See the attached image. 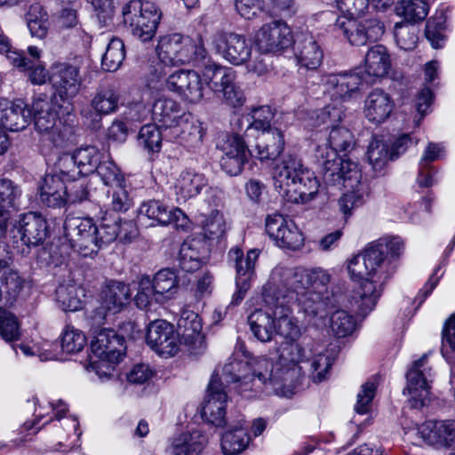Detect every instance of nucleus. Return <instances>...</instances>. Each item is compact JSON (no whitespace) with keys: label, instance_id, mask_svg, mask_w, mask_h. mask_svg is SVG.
<instances>
[{"label":"nucleus","instance_id":"1","mask_svg":"<svg viewBox=\"0 0 455 455\" xmlns=\"http://www.w3.org/2000/svg\"><path fill=\"white\" fill-rule=\"evenodd\" d=\"M347 271L352 279L362 282L355 294L348 300L354 303L358 314L365 315L376 306L384 283L389 276L381 263L380 251L370 243L362 253L348 261Z\"/></svg>","mask_w":455,"mask_h":455},{"label":"nucleus","instance_id":"2","mask_svg":"<svg viewBox=\"0 0 455 455\" xmlns=\"http://www.w3.org/2000/svg\"><path fill=\"white\" fill-rule=\"evenodd\" d=\"M275 188L286 201L304 204L313 199L319 188L314 172L293 155L285 156L274 168Z\"/></svg>","mask_w":455,"mask_h":455},{"label":"nucleus","instance_id":"3","mask_svg":"<svg viewBox=\"0 0 455 455\" xmlns=\"http://www.w3.org/2000/svg\"><path fill=\"white\" fill-rule=\"evenodd\" d=\"M58 105L45 94L38 95L33 101V116L36 130L42 140L49 141L53 147L64 148L75 142L74 126L61 122L57 123Z\"/></svg>","mask_w":455,"mask_h":455},{"label":"nucleus","instance_id":"4","mask_svg":"<svg viewBox=\"0 0 455 455\" xmlns=\"http://www.w3.org/2000/svg\"><path fill=\"white\" fill-rule=\"evenodd\" d=\"M352 132L343 126H333L330 132L328 144L317 148L316 160L323 182L333 184L339 181L337 172L345 169V164L354 163L349 159H343L338 152H348L354 147Z\"/></svg>","mask_w":455,"mask_h":455},{"label":"nucleus","instance_id":"5","mask_svg":"<svg viewBox=\"0 0 455 455\" xmlns=\"http://www.w3.org/2000/svg\"><path fill=\"white\" fill-rule=\"evenodd\" d=\"M309 269L276 267L271 275V281L264 288V301L271 307H283L286 299L296 293L297 298L310 290Z\"/></svg>","mask_w":455,"mask_h":455},{"label":"nucleus","instance_id":"6","mask_svg":"<svg viewBox=\"0 0 455 455\" xmlns=\"http://www.w3.org/2000/svg\"><path fill=\"white\" fill-rule=\"evenodd\" d=\"M156 51L161 62L167 66H179L191 61L204 60L207 55L201 37L195 41L180 34L163 36Z\"/></svg>","mask_w":455,"mask_h":455},{"label":"nucleus","instance_id":"7","mask_svg":"<svg viewBox=\"0 0 455 455\" xmlns=\"http://www.w3.org/2000/svg\"><path fill=\"white\" fill-rule=\"evenodd\" d=\"M297 299L299 311L308 323L316 327L325 324V318L330 310L342 306L347 309L355 310V305L346 295L322 290H307Z\"/></svg>","mask_w":455,"mask_h":455},{"label":"nucleus","instance_id":"8","mask_svg":"<svg viewBox=\"0 0 455 455\" xmlns=\"http://www.w3.org/2000/svg\"><path fill=\"white\" fill-rule=\"evenodd\" d=\"M122 12L134 36L142 42L153 38L161 19V12L154 3L131 0L123 7Z\"/></svg>","mask_w":455,"mask_h":455},{"label":"nucleus","instance_id":"9","mask_svg":"<svg viewBox=\"0 0 455 455\" xmlns=\"http://www.w3.org/2000/svg\"><path fill=\"white\" fill-rule=\"evenodd\" d=\"M339 180L333 184L324 182L327 187L344 188L346 192L339 200L340 211L345 216H349L351 211L360 206L363 202V197L367 194V185L362 181V173L356 163H347L345 169L337 172Z\"/></svg>","mask_w":455,"mask_h":455},{"label":"nucleus","instance_id":"10","mask_svg":"<svg viewBox=\"0 0 455 455\" xmlns=\"http://www.w3.org/2000/svg\"><path fill=\"white\" fill-rule=\"evenodd\" d=\"M63 228L66 238L81 255L87 257L98 252L97 226L92 219L68 216Z\"/></svg>","mask_w":455,"mask_h":455},{"label":"nucleus","instance_id":"11","mask_svg":"<svg viewBox=\"0 0 455 455\" xmlns=\"http://www.w3.org/2000/svg\"><path fill=\"white\" fill-rule=\"evenodd\" d=\"M46 220L37 212L23 214L10 231V241L13 248L20 246L36 247L44 243L47 237Z\"/></svg>","mask_w":455,"mask_h":455},{"label":"nucleus","instance_id":"12","mask_svg":"<svg viewBox=\"0 0 455 455\" xmlns=\"http://www.w3.org/2000/svg\"><path fill=\"white\" fill-rule=\"evenodd\" d=\"M132 291L128 284L116 280L106 281L101 290V304L95 308L91 316L93 323L101 326L104 324L107 313L120 312L131 299Z\"/></svg>","mask_w":455,"mask_h":455},{"label":"nucleus","instance_id":"13","mask_svg":"<svg viewBox=\"0 0 455 455\" xmlns=\"http://www.w3.org/2000/svg\"><path fill=\"white\" fill-rule=\"evenodd\" d=\"M266 232L277 246L297 251L304 244V236L293 220L279 214H269L266 218Z\"/></svg>","mask_w":455,"mask_h":455},{"label":"nucleus","instance_id":"14","mask_svg":"<svg viewBox=\"0 0 455 455\" xmlns=\"http://www.w3.org/2000/svg\"><path fill=\"white\" fill-rule=\"evenodd\" d=\"M431 367L427 363V355H423L416 360L406 374L407 391L414 406H423L430 394V383L432 382Z\"/></svg>","mask_w":455,"mask_h":455},{"label":"nucleus","instance_id":"15","mask_svg":"<svg viewBox=\"0 0 455 455\" xmlns=\"http://www.w3.org/2000/svg\"><path fill=\"white\" fill-rule=\"evenodd\" d=\"M165 85L169 91L191 103L200 102L204 96L202 76L195 70L180 69L173 72L166 78Z\"/></svg>","mask_w":455,"mask_h":455},{"label":"nucleus","instance_id":"16","mask_svg":"<svg viewBox=\"0 0 455 455\" xmlns=\"http://www.w3.org/2000/svg\"><path fill=\"white\" fill-rule=\"evenodd\" d=\"M212 43L222 58L232 65H243L251 55V44L243 35L219 32Z\"/></svg>","mask_w":455,"mask_h":455},{"label":"nucleus","instance_id":"17","mask_svg":"<svg viewBox=\"0 0 455 455\" xmlns=\"http://www.w3.org/2000/svg\"><path fill=\"white\" fill-rule=\"evenodd\" d=\"M255 44L264 53L277 52L292 43L291 28L280 20L264 24L255 35Z\"/></svg>","mask_w":455,"mask_h":455},{"label":"nucleus","instance_id":"18","mask_svg":"<svg viewBox=\"0 0 455 455\" xmlns=\"http://www.w3.org/2000/svg\"><path fill=\"white\" fill-rule=\"evenodd\" d=\"M146 340L153 350L166 357L173 356L180 344L174 326L165 320H156L149 323Z\"/></svg>","mask_w":455,"mask_h":455},{"label":"nucleus","instance_id":"19","mask_svg":"<svg viewBox=\"0 0 455 455\" xmlns=\"http://www.w3.org/2000/svg\"><path fill=\"white\" fill-rule=\"evenodd\" d=\"M137 219L141 225L152 227L166 226L174 223L176 226L186 220V216L179 208H169L158 200L143 202L137 211Z\"/></svg>","mask_w":455,"mask_h":455},{"label":"nucleus","instance_id":"20","mask_svg":"<svg viewBox=\"0 0 455 455\" xmlns=\"http://www.w3.org/2000/svg\"><path fill=\"white\" fill-rule=\"evenodd\" d=\"M92 324L93 321L92 320ZM95 324L93 339L91 342V349L93 357L108 359L112 363H118L124 355L126 347L123 336L117 334L112 329H101L99 331Z\"/></svg>","mask_w":455,"mask_h":455},{"label":"nucleus","instance_id":"21","mask_svg":"<svg viewBox=\"0 0 455 455\" xmlns=\"http://www.w3.org/2000/svg\"><path fill=\"white\" fill-rule=\"evenodd\" d=\"M248 373L254 378L257 386L253 388L254 396L261 391L262 386L271 385L275 392H278L283 386H286L283 373L280 371L277 363L267 357L247 356Z\"/></svg>","mask_w":455,"mask_h":455},{"label":"nucleus","instance_id":"22","mask_svg":"<svg viewBox=\"0 0 455 455\" xmlns=\"http://www.w3.org/2000/svg\"><path fill=\"white\" fill-rule=\"evenodd\" d=\"M207 391V400L202 410L203 416L209 423L222 427L226 425L225 407L228 395L217 375L212 376Z\"/></svg>","mask_w":455,"mask_h":455},{"label":"nucleus","instance_id":"23","mask_svg":"<svg viewBox=\"0 0 455 455\" xmlns=\"http://www.w3.org/2000/svg\"><path fill=\"white\" fill-rule=\"evenodd\" d=\"M51 82L60 98L67 100L79 93L83 80L78 67L59 63L52 68Z\"/></svg>","mask_w":455,"mask_h":455},{"label":"nucleus","instance_id":"24","mask_svg":"<svg viewBox=\"0 0 455 455\" xmlns=\"http://www.w3.org/2000/svg\"><path fill=\"white\" fill-rule=\"evenodd\" d=\"M247 356L245 360L235 357L228 359L222 367V377L227 383L233 384L234 389L241 395L251 398L254 396L253 388H256L254 378L248 373Z\"/></svg>","mask_w":455,"mask_h":455},{"label":"nucleus","instance_id":"25","mask_svg":"<svg viewBox=\"0 0 455 455\" xmlns=\"http://www.w3.org/2000/svg\"><path fill=\"white\" fill-rule=\"evenodd\" d=\"M304 348L296 341H286L281 345L279 358L276 362L287 386H290L299 375V363L306 361Z\"/></svg>","mask_w":455,"mask_h":455},{"label":"nucleus","instance_id":"26","mask_svg":"<svg viewBox=\"0 0 455 455\" xmlns=\"http://www.w3.org/2000/svg\"><path fill=\"white\" fill-rule=\"evenodd\" d=\"M223 156L220 159L222 170L230 176L239 175L248 160L249 151L239 135H234L223 145Z\"/></svg>","mask_w":455,"mask_h":455},{"label":"nucleus","instance_id":"27","mask_svg":"<svg viewBox=\"0 0 455 455\" xmlns=\"http://www.w3.org/2000/svg\"><path fill=\"white\" fill-rule=\"evenodd\" d=\"M418 434L429 445L455 446V420H429L422 424Z\"/></svg>","mask_w":455,"mask_h":455},{"label":"nucleus","instance_id":"28","mask_svg":"<svg viewBox=\"0 0 455 455\" xmlns=\"http://www.w3.org/2000/svg\"><path fill=\"white\" fill-rule=\"evenodd\" d=\"M120 93L114 85L100 87L91 100L92 109H84L81 115L92 122L100 121L103 115L115 113L118 109Z\"/></svg>","mask_w":455,"mask_h":455},{"label":"nucleus","instance_id":"29","mask_svg":"<svg viewBox=\"0 0 455 455\" xmlns=\"http://www.w3.org/2000/svg\"><path fill=\"white\" fill-rule=\"evenodd\" d=\"M31 120V110L22 100H0V124L11 132L25 129Z\"/></svg>","mask_w":455,"mask_h":455},{"label":"nucleus","instance_id":"30","mask_svg":"<svg viewBox=\"0 0 455 455\" xmlns=\"http://www.w3.org/2000/svg\"><path fill=\"white\" fill-rule=\"evenodd\" d=\"M207 252L208 243L204 237H188L180 248L179 266L186 272H195L201 267Z\"/></svg>","mask_w":455,"mask_h":455},{"label":"nucleus","instance_id":"31","mask_svg":"<svg viewBox=\"0 0 455 455\" xmlns=\"http://www.w3.org/2000/svg\"><path fill=\"white\" fill-rule=\"evenodd\" d=\"M391 68V58L387 49L381 44L371 47L364 58L365 84H372L377 78L385 77Z\"/></svg>","mask_w":455,"mask_h":455},{"label":"nucleus","instance_id":"32","mask_svg":"<svg viewBox=\"0 0 455 455\" xmlns=\"http://www.w3.org/2000/svg\"><path fill=\"white\" fill-rule=\"evenodd\" d=\"M68 186L58 174H46L39 185V198L52 208L64 207L68 202Z\"/></svg>","mask_w":455,"mask_h":455},{"label":"nucleus","instance_id":"33","mask_svg":"<svg viewBox=\"0 0 455 455\" xmlns=\"http://www.w3.org/2000/svg\"><path fill=\"white\" fill-rule=\"evenodd\" d=\"M395 108V102L389 93L376 88L372 90L364 101V115L368 121L381 124L386 121Z\"/></svg>","mask_w":455,"mask_h":455},{"label":"nucleus","instance_id":"34","mask_svg":"<svg viewBox=\"0 0 455 455\" xmlns=\"http://www.w3.org/2000/svg\"><path fill=\"white\" fill-rule=\"evenodd\" d=\"M151 111L155 124L166 129H177L187 115L177 101L165 97L156 99Z\"/></svg>","mask_w":455,"mask_h":455},{"label":"nucleus","instance_id":"35","mask_svg":"<svg viewBox=\"0 0 455 455\" xmlns=\"http://www.w3.org/2000/svg\"><path fill=\"white\" fill-rule=\"evenodd\" d=\"M259 251L251 249L247 251L246 256L238 247H233L228 251V259L234 264L235 268V281L242 283H251L255 277V265L259 258Z\"/></svg>","mask_w":455,"mask_h":455},{"label":"nucleus","instance_id":"36","mask_svg":"<svg viewBox=\"0 0 455 455\" xmlns=\"http://www.w3.org/2000/svg\"><path fill=\"white\" fill-rule=\"evenodd\" d=\"M21 191L12 180H0V231H7L8 222L17 210V200Z\"/></svg>","mask_w":455,"mask_h":455},{"label":"nucleus","instance_id":"37","mask_svg":"<svg viewBox=\"0 0 455 455\" xmlns=\"http://www.w3.org/2000/svg\"><path fill=\"white\" fill-rule=\"evenodd\" d=\"M272 315L263 309H256L248 316V323L253 336L261 342H269L275 331V317L279 307H274Z\"/></svg>","mask_w":455,"mask_h":455},{"label":"nucleus","instance_id":"38","mask_svg":"<svg viewBox=\"0 0 455 455\" xmlns=\"http://www.w3.org/2000/svg\"><path fill=\"white\" fill-rule=\"evenodd\" d=\"M284 148V138L279 129L261 132L255 146L256 156L260 160L275 159Z\"/></svg>","mask_w":455,"mask_h":455},{"label":"nucleus","instance_id":"39","mask_svg":"<svg viewBox=\"0 0 455 455\" xmlns=\"http://www.w3.org/2000/svg\"><path fill=\"white\" fill-rule=\"evenodd\" d=\"M202 76L208 88L213 92H220L230 81L236 80V72L233 68L215 62L205 64Z\"/></svg>","mask_w":455,"mask_h":455},{"label":"nucleus","instance_id":"40","mask_svg":"<svg viewBox=\"0 0 455 455\" xmlns=\"http://www.w3.org/2000/svg\"><path fill=\"white\" fill-rule=\"evenodd\" d=\"M205 184L206 181L203 174L192 171L182 172L174 186L177 200L186 202L197 196Z\"/></svg>","mask_w":455,"mask_h":455},{"label":"nucleus","instance_id":"41","mask_svg":"<svg viewBox=\"0 0 455 455\" xmlns=\"http://www.w3.org/2000/svg\"><path fill=\"white\" fill-rule=\"evenodd\" d=\"M178 325L180 329H184L182 336L186 342L191 341L193 343L192 353L196 354L205 348L204 337L201 334L202 324L198 315L191 311L184 313L179 319Z\"/></svg>","mask_w":455,"mask_h":455},{"label":"nucleus","instance_id":"42","mask_svg":"<svg viewBox=\"0 0 455 455\" xmlns=\"http://www.w3.org/2000/svg\"><path fill=\"white\" fill-rule=\"evenodd\" d=\"M297 58L302 67L315 70L322 63L323 52L312 36L297 42Z\"/></svg>","mask_w":455,"mask_h":455},{"label":"nucleus","instance_id":"43","mask_svg":"<svg viewBox=\"0 0 455 455\" xmlns=\"http://www.w3.org/2000/svg\"><path fill=\"white\" fill-rule=\"evenodd\" d=\"M328 83L333 86V95L346 99L359 89V86L364 83V77L362 72L351 71L331 75L329 76Z\"/></svg>","mask_w":455,"mask_h":455},{"label":"nucleus","instance_id":"44","mask_svg":"<svg viewBox=\"0 0 455 455\" xmlns=\"http://www.w3.org/2000/svg\"><path fill=\"white\" fill-rule=\"evenodd\" d=\"M84 291L76 283L60 284L56 289V300L64 311H78L83 308Z\"/></svg>","mask_w":455,"mask_h":455},{"label":"nucleus","instance_id":"45","mask_svg":"<svg viewBox=\"0 0 455 455\" xmlns=\"http://www.w3.org/2000/svg\"><path fill=\"white\" fill-rule=\"evenodd\" d=\"M206 439L199 431L181 434L172 443L173 455H198L204 449Z\"/></svg>","mask_w":455,"mask_h":455},{"label":"nucleus","instance_id":"46","mask_svg":"<svg viewBox=\"0 0 455 455\" xmlns=\"http://www.w3.org/2000/svg\"><path fill=\"white\" fill-rule=\"evenodd\" d=\"M357 18H348L341 16L337 18L333 27L337 31H340L353 45L361 46L366 44V36L363 21Z\"/></svg>","mask_w":455,"mask_h":455},{"label":"nucleus","instance_id":"47","mask_svg":"<svg viewBox=\"0 0 455 455\" xmlns=\"http://www.w3.org/2000/svg\"><path fill=\"white\" fill-rule=\"evenodd\" d=\"M173 130L175 136H180L181 140L191 147L200 145L205 132L202 123L194 119L190 114H187L178 128Z\"/></svg>","mask_w":455,"mask_h":455},{"label":"nucleus","instance_id":"48","mask_svg":"<svg viewBox=\"0 0 455 455\" xmlns=\"http://www.w3.org/2000/svg\"><path fill=\"white\" fill-rule=\"evenodd\" d=\"M8 60L16 68L28 71V79L34 84H43L46 82L48 72L39 63H34L33 60H27V57L20 52H12L8 54Z\"/></svg>","mask_w":455,"mask_h":455},{"label":"nucleus","instance_id":"49","mask_svg":"<svg viewBox=\"0 0 455 455\" xmlns=\"http://www.w3.org/2000/svg\"><path fill=\"white\" fill-rule=\"evenodd\" d=\"M74 156L80 175L93 173L101 161L100 150L92 145H86L76 149Z\"/></svg>","mask_w":455,"mask_h":455},{"label":"nucleus","instance_id":"50","mask_svg":"<svg viewBox=\"0 0 455 455\" xmlns=\"http://www.w3.org/2000/svg\"><path fill=\"white\" fill-rule=\"evenodd\" d=\"M25 19L33 37L43 39L46 36L49 28L48 15L40 4H32L26 13Z\"/></svg>","mask_w":455,"mask_h":455},{"label":"nucleus","instance_id":"51","mask_svg":"<svg viewBox=\"0 0 455 455\" xmlns=\"http://www.w3.org/2000/svg\"><path fill=\"white\" fill-rule=\"evenodd\" d=\"M367 158L374 171H381L393 159L389 144L383 138L374 136L368 146Z\"/></svg>","mask_w":455,"mask_h":455},{"label":"nucleus","instance_id":"52","mask_svg":"<svg viewBox=\"0 0 455 455\" xmlns=\"http://www.w3.org/2000/svg\"><path fill=\"white\" fill-rule=\"evenodd\" d=\"M124 58V42L117 37H112L102 55L101 67L105 71L115 72L121 67Z\"/></svg>","mask_w":455,"mask_h":455},{"label":"nucleus","instance_id":"53","mask_svg":"<svg viewBox=\"0 0 455 455\" xmlns=\"http://www.w3.org/2000/svg\"><path fill=\"white\" fill-rule=\"evenodd\" d=\"M156 294L163 299H171L178 291L179 281L176 273L170 268L159 270L151 279Z\"/></svg>","mask_w":455,"mask_h":455},{"label":"nucleus","instance_id":"54","mask_svg":"<svg viewBox=\"0 0 455 455\" xmlns=\"http://www.w3.org/2000/svg\"><path fill=\"white\" fill-rule=\"evenodd\" d=\"M248 443L249 436L242 426L235 427L221 437V447L226 455L238 454L245 449Z\"/></svg>","mask_w":455,"mask_h":455},{"label":"nucleus","instance_id":"55","mask_svg":"<svg viewBox=\"0 0 455 455\" xmlns=\"http://www.w3.org/2000/svg\"><path fill=\"white\" fill-rule=\"evenodd\" d=\"M281 308L280 315L275 317V331L277 333L291 341H296L301 336V331L295 319L289 315L290 310L283 302Z\"/></svg>","mask_w":455,"mask_h":455},{"label":"nucleus","instance_id":"56","mask_svg":"<svg viewBox=\"0 0 455 455\" xmlns=\"http://www.w3.org/2000/svg\"><path fill=\"white\" fill-rule=\"evenodd\" d=\"M330 328L333 335L338 338H344L354 332L355 321L347 310L336 309L331 313Z\"/></svg>","mask_w":455,"mask_h":455},{"label":"nucleus","instance_id":"57","mask_svg":"<svg viewBox=\"0 0 455 455\" xmlns=\"http://www.w3.org/2000/svg\"><path fill=\"white\" fill-rule=\"evenodd\" d=\"M427 11L428 4L421 0H400L395 6L396 13L410 21L424 20Z\"/></svg>","mask_w":455,"mask_h":455},{"label":"nucleus","instance_id":"58","mask_svg":"<svg viewBox=\"0 0 455 455\" xmlns=\"http://www.w3.org/2000/svg\"><path fill=\"white\" fill-rule=\"evenodd\" d=\"M163 136L156 124L143 125L138 134V142L148 153L159 152Z\"/></svg>","mask_w":455,"mask_h":455},{"label":"nucleus","instance_id":"59","mask_svg":"<svg viewBox=\"0 0 455 455\" xmlns=\"http://www.w3.org/2000/svg\"><path fill=\"white\" fill-rule=\"evenodd\" d=\"M418 33V28L407 22L395 23L394 28L396 44L404 51H411L416 47Z\"/></svg>","mask_w":455,"mask_h":455},{"label":"nucleus","instance_id":"60","mask_svg":"<svg viewBox=\"0 0 455 455\" xmlns=\"http://www.w3.org/2000/svg\"><path fill=\"white\" fill-rule=\"evenodd\" d=\"M121 230L122 225L119 217L114 219L104 217L100 226H97L98 250L102 245L115 241Z\"/></svg>","mask_w":455,"mask_h":455},{"label":"nucleus","instance_id":"61","mask_svg":"<svg viewBox=\"0 0 455 455\" xmlns=\"http://www.w3.org/2000/svg\"><path fill=\"white\" fill-rule=\"evenodd\" d=\"M155 300L162 302V299L156 294V289L148 276H142L138 284L137 293L134 297L138 307L144 309Z\"/></svg>","mask_w":455,"mask_h":455},{"label":"nucleus","instance_id":"62","mask_svg":"<svg viewBox=\"0 0 455 455\" xmlns=\"http://www.w3.org/2000/svg\"><path fill=\"white\" fill-rule=\"evenodd\" d=\"M86 344L84 334L78 329L68 325L62 332L61 348L68 354L80 352Z\"/></svg>","mask_w":455,"mask_h":455},{"label":"nucleus","instance_id":"63","mask_svg":"<svg viewBox=\"0 0 455 455\" xmlns=\"http://www.w3.org/2000/svg\"><path fill=\"white\" fill-rule=\"evenodd\" d=\"M371 245L380 251L381 263L385 266L387 271L388 269L387 255L390 254L391 257H397L403 251V243L398 236L383 237L371 243Z\"/></svg>","mask_w":455,"mask_h":455},{"label":"nucleus","instance_id":"64","mask_svg":"<svg viewBox=\"0 0 455 455\" xmlns=\"http://www.w3.org/2000/svg\"><path fill=\"white\" fill-rule=\"evenodd\" d=\"M95 172H97L103 183L107 186L116 187L124 182V178L120 169L110 160L100 161Z\"/></svg>","mask_w":455,"mask_h":455}]
</instances>
